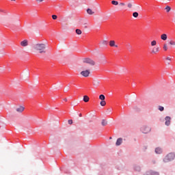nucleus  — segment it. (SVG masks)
I'll return each instance as SVG.
<instances>
[{
  "instance_id": "obj_1",
  "label": "nucleus",
  "mask_w": 175,
  "mask_h": 175,
  "mask_svg": "<svg viewBox=\"0 0 175 175\" xmlns=\"http://www.w3.org/2000/svg\"><path fill=\"white\" fill-rule=\"evenodd\" d=\"M33 49L34 50L38 51L40 54H46V45L44 44H36Z\"/></svg>"
},
{
  "instance_id": "obj_2",
  "label": "nucleus",
  "mask_w": 175,
  "mask_h": 175,
  "mask_svg": "<svg viewBox=\"0 0 175 175\" xmlns=\"http://www.w3.org/2000/svg\"><path fill=\"white\" fill-rule=\"evenodd\" d=\"M175 158L174 153L168 154L163 159L164 162H170V161H173Z\"/></svg>"
},
{
  "instance_id": "obj_3",
  "label": "nucleus",
  "mask_w": 175,
  "mask_h": 175,
  "mask_svg": "<svg viewBox=\"0 0 175 175\" xmlns=\"http://www.w3.org/2000/svg\"><path fill=\"white\" fill-rule=\"evenodd\" d=\"M83 64H88L89 65H91V66H94L95 65V61L90 58L83 59Z\"/></svg>"
},
{
  "instance_id": "obj_4",
  "label": "nucleus",
  "mask_w": 175,
  "mask_h": 175,
  "mask_svg": "<svg viewBox=\"0 0 175 175\" xmlns=\"http://www.w3.org/2000/svg\"><path fill=\"white\" fill-rule=\"evenodd\" d=\"M141 131H142V133H148V132H150V131H151V129H150V127L144 125L141 127Z\"/></svg>"
},
{
  "instance_id": "obj_5",
  "label": "nucleus",
  "mask_w": 175,
  "mask_h": 175,
  "mask_svg": "<svg viewBox=\"0 0 175 175\" xmlns=\"http://www.w3.org/2000/svg\"><path fill=\"white\" fill-rule=\"evenodd\" d=\"M90 73H91L90 70H85L81 72V76H83V77H88V76H90Z\"/></svg>"
},
{
  "instance_id": "obj_6",
  "label": "nucleus",
  "mask_w": 175,
  "mask_h": 175,
  "mask_svg": "<svg viewBox=\"0 0 175 175\" xmlns=\"http://www.w3.org/2000/svg\"><path fill=\"white\" fill-rule=\"evenodd\" d=\"M144 175H159V174L152 170H150L146 172Z\"/></svg>"
},
{
  "instance_id": "obj_7",
  "label": "nucleus",
  "mask_w": 175,
  "mask_h": 175,
  "mask_svg": "<svg viewBox=\"0 0 175 175\" xmlns=\"http://www.w3.org/2000/svg\"><path fill=\"white\" fill-rule=\"evenodd\" d=\"M21 46H22V47H27V46H28V41L27 40L21 41Z\"/></svg>"
},
{
  "instance_id": "obj_8",
  "label": "nucleus",
  "mask_w": 175,
  "mask_h": 175,
  "mask_svg": "<svg viewBox=\"0 0 175 175\" xmlns=\"http://www.w3.org/2000/svg\"><path fill=\"white\" fill-rule=\"evenodd\" d=\"M165 120V125H167V126H169V125H170V120H171L170 117L166 116Z\"/></svg>"
},
{
  "instance_id": "obj_9",
  "label": "nucleus",
  "mask_w": 175,
  "mask_h": 175,
  "mask_svg": "<svg viewBox=\"0 0 175 175\" xmlns=\"http://www.w3.org/2000/svg\"><path fill=\"white\" fill-rule=\"evenodd\" d=\"M25 108L23 106H19L18 108H16V111L18 113H23L24 111Z\"/></svg>"
},
{
  "instance_id": "obj_10",
  "label": "nucleus",
  "mask_w": 175,
  "mask_h": 175,
  "mask_svg": "<svg viewBox=\"0 0 175 175\" xmlns=\"http://www.w3.org/2000/svg\"><path fill=\"white\" fill-rule=\"evenodd\" d=\"M109 46L110 47H118V45H116V41L114 40L109 41Z\"/></svg>"
},
{
  "instance_id": "obj_11",
  "label": "nucleus",
  "mask_w": 175,
  "mask_h": 175,
  "mask_svg": "<svg viewBox=\"0 0 175 175\" xmlns=\"http://www.w3.org/2000/svg\"><path fill=\"white\" fill-rule=\"evenodd\" d=\"M122 144V138H118L116 141V146H121Z\"/></svg>"
},
{
  "instance_id": "obj_12",
  "label": "nucleus",
  "mask_w": 175,
  "mask_h": 175,
  "mask_svg": "<svg viewBox=\"0 0 175 175\" xmlns=\"http://www.w3.org/2000/svg\"><path fill=\"white\" fill-rule=\"evenodd\" d=\"M159 51V47H154L152 50V53L153 54H157V53H158Z\"/></svg>"
},
{
  "instance_id": "obj_13",
  "label": "nucleus",
  "mask_w": 175,
  "mask_h": 175,
  "mask_svg": "<svg viewBox=\"0 0 175 175\" xmlns=\"http://www.w3.org/2000/svg\"><path fill=\"white\" fill-rule=\"evenodd\" d=\"M161 39L162 40H167V35L163 33L161 36Z\"/></svg>"
},
{
  "instance_id": "obj_14",
  "label": "nucleus",
  "mask_w": 175,
  "mask_h": 175,
  "mask_svg": "<svg viewBox=\"0 0 175 175\" xmlns=\"http://www.w3.org/2000/svg\"><path fill=\"white\" fill-rule=\"evenodd\" d=\"M87 13L88 14H90V15H92V14H95V12L92 11V10L88 8L87 10Z\"/></svg>"
},
{
  "instance_id": "obj_15",
  "label": "nucleus",
  "mask_w": 175,
  "mask_h": 175,
  "mask_svg": "<svg viewBox=\"0 0 175 175\" xmlns=\"http://www.w3.org/2000/svg\"><path fill=\"white\" fill-rule=\"evenodd\" d=\"M83 102H90V97L88 96H83Z\"/></svg>"
},
{
  "instance_id": "obj_16",
  "label": "nucleus",
  "mask_w": 175,
  "mask_h": 175,
  "mask_svg": "<svg viewBox=\"0 0 175 175\" xmlns=\"http://www.w3.org/2000/svg\"><path fill=\"white\" fill-rule=\"evenodd\" d=\"M156 154H161L162 152V149L161 148H157L155 149Z\"/></svg>"
},
{
  "instance_id": "obj_17",
  "label": "nucleus",
  "mask_w": 175,
  "mask_h": 175,
  "mask_svg": "<svg viewBox=\"0 0 175 175\" xmlns=\"http://www.w3.org/2000/svg\"><path fill=\"white\" fill-rule=\"evenodd\" d=\"M133 6V2H129L127 3V8H129V9H132Z\"/></svg>"
},
{
  "instance_id": "obj_18",
  "label": "nucleus",
  "mask_w": 175,
  "mask_h": 175,
  "mask_svg": "<svg viewBox=\"0 0 175 175\" xmlns=\"http://www.w3.org/2000/svg\"><path fill=\"white\" fill-rule=\"evenodd\" d=\"M99 83H100L99 81L96 80V81H94V82L93 83V85H94V87H98V85H99Z\"/></svg>"
},
{
  "instance_id": "obj_19",
  "label": "nucleus",
  "mask_w": 175,
  "mask_h": 175,
  "mask_svg": "<svg viewBox=\"0 0 175 175\" xmlns=\"http://www.w3.org/2000/svg\"><path fill=\"white\" fill-rule=\"evenodd\" d=\"M105 98H106V97H105V95H103V94H100V95L99 96V99H100V100H105Z\"/></svg>"
},
{
  "instance_id": "obj_20",
  "label": "nucleus",
  "mask_w": 175,
  "mask_h": 175,
  "mask_svg": "<svg viewBox=\"0 0 175 175\" xmlns=\"http://www.w3.org/2000/svg\"><path fill=\"white\" fill-rule=\"evenodd\" d=\"M101 124L103 126H106V125H107V121H106L105 120H103Z\"/></svg>"
},
{
  "instance_id": "obj_21",
  "label": "nucleus",
  "mask_w": 175,
  "mask_h": 175,
  "mask_svg": "<svg viewBox=\"0 0 175 175\" xmlns=\"http://www.w3.org/2000/svg\"><path fill=\"white\" fill-rule=\"evenodd\" d=\"M100 106H106V101L105 100H103L100 103Z\"/></svg>"
},
{
  "instance_id": "obj_22",
  "label": "nucleus",
  "mask_w": 175,
  "mask_h": 175,
  "mask_svg": "<svg viewBox=\"0 0 175 175\" xmlns=\"http://www.w3.org/2000/svg\"><path fill=\"white\" fill-rule=\"evenodd\" d=\"M77 35H81L82 32H81V29H77L76 31H75Z\"/></svg>"
},
{
  "instance_id": "obj_23",
  "label": "nucleus",
  "mask_w": 175,
  "mask_h": 175,
  "mask_svg": "<svg viewBox=\"0 0 175 175\" xmlns=\"http://www.w3.org/2000/svg\"><path fill=\"white\" fill-rule=\"evenodd\" d=\"M133 17H135V18H137V17H139V13L133 12Z\"/></svg>"
},
{
  "instance_id": "obj_24",
  "label": "nucleus",
  "mask_w": 175,
  "mask_h": 175,
  "mask_svg": "<svg viewBox=\"0 0 175 175\" xmlns=\"http://www.w3.org/2000/svg\"><path fill=\"white\" fill-rule=\"evenodd\" d=\"M111 3H112V5H114L115 6H117V5H118V1H112Z\"/></svg>"
},
{
  "instance_id": "obj_25",
  "label": "nucleus",
  "mask_w": 175,
  "mask_h": 175,
  "mask_svg": "<svg viewBox=\"0 0 175 175\" xmlns=\"http://www.w3.org/2000/svg\"><path fill=\"white\" fill-rule=\"evenodd\" d=\"M171 8H170V6H167L166 8H165V10H166V12H167V13H169V12H170V10H171Z\"/></svg>"
},
{
  "instance_id": "obj_26",
  "label": "nucleus",
  "mask_w": 175,
  "mask_h": 175,
  "mask_svg": "<svg viewBox=\"0 0 175 175\" xmlns=\"http://www.w3.org/2000/svg\"><path fill=\"white\" fill-rule=\"evenodd\" d=\"M151 46H157V41L156 40H153L151 42Z\"/></svg>"
},
{
  "instance_id": "obj_27",
  "label": "nucleus",
  "mask_w": 175,
  "mask_h": 175,
  "mask_svg": "<svg viewBox=\"0 0 175 175\" xmlns=\"http://www.w3.org/2000/svg\"><path fill=\"white\" fill-rule=\"evenodd\" d=\"M159 110L160 111H163L165 110V108L162 106H159Z\"/></svg>"
},
{
  "instance_id": "obj_28",
  "label": "nucleus",
  "mask_w": 175,
  "mask_h": 175,
  "mask_svg": "<svg viewBox=\"0 0 175 175\" xmlns=\"http://www.w3.org/2000/svg\"><path fill=\"white\" fill-rule=\"evenodd\" d=\"M163 50H165V51H167V44H164V45H163Z\"/></svg>"
},
{
  "instance_id": "obj_29",
  "label": "nucleus",
  "mask_w": 175,
  "mask_h": 175,
  "mask_svg": "<svg viewBox=\"0 0 175 175\" xmlns=\"http://www.w3.org/2000/svg\"><path fill=\"white\" fill-rule=\"evenodd\" d=\"M101 43H102V44H103V46H105V45L107 44V41L104 40L101 42Z\"/></svg>"
},
{
  "instance_id": "obj_30",
  "label": "nucleus",
  "mask_w": 175,
  "mask_h": 175,
  "mask_svg": "<svg viewBox=\"0 0 175 175\" xmlns=\"http://www.w3.org/2000/svg\"><path fill=\"white\" fill-rule=\"evenodd\" d=\"M52 18H53V20H57V15H52Z\"/></svg>"
},
{
  "instance_id": "obj_31",
  "label": "nucleus",
  "mask_w": 175,
  "mask_h": 175,
  "mask_svg": "<svg viewBox=\"0 0 175 175\" xmlns=\"http://www.w3.org/2000/svg\"><path fill=\"white\" fill-rule=\"evenodd\" d=\"M170 44H171L172 46H175V42L171 40V41L170 42Z\"/></svg>"
},
{
  "instance_id": "obj_32",
  "label": "nucleus",
  "mask_w": 175,
  "mask_h": 175,
  "mask_svg": "<svg viewBox=\"0 0 175 175\" xmlns=\"http://www.w3.org/2000/svg\"><path fill=\"white\" fill-rule=\"evenodd\" d=\"M68 124H69V125H72V124H73V120H68Z\"/></svg>"
},
{
  "instance_id": "obj_33",
  "label": "nucleus",
  "mask_w": 175,
  "mask_h": 175,
  "mask_svg": "<svg viewBox=\"0 0 175 175\" xmlns=\"http://www.w3.org/2000/svg\"><path fill=\"white\" fill-rule=\"evenodd\" d=\"M135 170H137V172H140V167L139 166L135 167Z\"/></svg>"
},
{
  "instance_id": "obj_34",
  "label": "nucleus",
  "mask_w": 175,
  "mask_h": 175,
  "mask_svg": "<svg viewBox=\"0 0 175 175\" xmlns=\"http://www.w3.org/2000/svg\"><path fill=\"white\" fill-rule=\"evenodd\" d=\"M120 6H125V3H120Z\"/></svg>"
},
{
  "instance_id": "obj_35",
  "label": "nucleus",
  "mask_w": 175,
  "mask_h": 175,
  "mask_svg": "<svg viewBox=\"0 0 175 175\" xmlns=\"http://www.w3.org/2000/svg\"><path fill=\"white\" fill-rule=\"evenodd\" d=\"M36 2H38V3H40V2H43L44 0H36Z\"/></svg>"
},
{
  "instance_id": "obj_36",
  "label": "nucleus",
  "mask_w": 175,
  "mask_h": 175,
  "mask_svg": "<svg viewBox=\"0 0 175 175\" xmlns=\"http://www.w3.org/2000/svg\"><path fill=\"white\" fill-rule=\"evenodd\" d=\"M165 59H167V61H172V58H170L169 57H166Z\"/></svg>"
},
{
  "instance_id": "obj_37",
  "label": "nucleus",
  "mask_w": 175,
  "mask_h": 175,
  "mask_svg": "<svg viewBox=\"0 0 175 175\" xmlns=\"http://www.w3.org/2000/svg\"><path fill=\"white\" fill-rule=\"evenodd\" d=\"M64 100H65L66 102H68V98H65Z\"/></svg>"
},
{
  "instance_id": "obj_38",
  "label": "nucleus",
  "mask_w": 175,
  "mask_h": 175,
  "mask_svg": "<svg viewBox=\"0 0 175 175\" xmlns=\"http://www.w3.org/2000/svg\"><path fill=\"white\" fill-rule=\"evenodd\" d=\"M79 117H82V114L81 113L79 114Z\"/></svg>"
},
{
  "instance_id": "obj_39",
  "label": "nucleus",
  "mask_w": 175,
  "mask_h": 175,
  "mask_svg": "<svg viewBox=\"0 0 175 175\" xmlns=\"http://www.w3.org/2000/svg\"><path fill=\"white\" fill-rule=\"evenodd\" d=\"M129 47H131V45H129Z\"/></svg>"
},
{
  "instance_id": "obj_40",
  "label": "nucleus",
  "mask_w": 175,
  "mask_h": 175,
  "mask_svg": "<svg viewBox=\"0 0 175 175\" xmlns=\"http://www.w3.org/2000/svg\"><path fill=\"white\" fill-rule=\"evenodd\" d=\"M11 1H16V0H11Z\"/></svg>"
}]
</instances>
